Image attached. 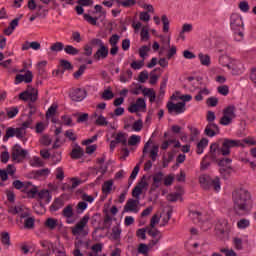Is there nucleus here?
<instances>
[{"instance_id": "nucleus-10", "label": "nucleus", "mask_w": 256, "mask_h": 256, "mask_svg": "<svg viewBox=\"0 0 256 256\" xmlns=\"http://www.w3.org/2000/svg\"><path fill=\"white\" fill-rule=\"evenodd\" d=\"M33 83V72L31 70H27L26 73L17 74L15 77V85H19L20 83Z\"/></svg>"}, {"instance_id": "nucleus-61", "label": "nucleus", "mask_w": 256, "mask_h": 256, "mask_svg": "<svg viewBox=\"0 0 256 256\" xmlns=\"http://www.w3.org/2000/svg\"><path fill=\"white\" fill-rule=\"evenodd\" d=\"M87 202H85V201H82V202H79L78 204H77V207H76V209H77V213L78 214H81V213H83V211H85V209H87Z\"/></svg>"}, {"instance_id": "nucleus-23", "label": "nucleus", "mask_w": 256, "mask_h": 256, "mask_svg": "<svg viewBox=\"0 0 256 256\" xmlns=\"http://www.w3.org/2000/svg\"><path fill=\"white\" fill-rule=\"evenodd\" d=\"M0 239L2 245H4L6 249H9V247H11V236L9 235V232H2Z\"/></svg>"}, {"instance_id": "nucleus-32", "label": "nucleus", "mask_w": 256, "mask_h": 256, "mask_svg": "<svg viewBox=\"0 0 256 256\" xmlns=\"http://www.w3.org/2000/svg\"><path fill=\"white\" fill-rule=\"evenodd\" d=\"M36 9V17H42V19H45L47 17V13H49V10L43 9V5L38 4V6H36Z\"/></svg>"}, {"instance_id": "nucleus-59", "label": "nucleus", "mask_w": 256, "mask_h": 256, "mask_svg": "<svg viewBox=\"0 0 256 256\" xmlns=\"http://www.w3.org/2000/svg\"><path fill=\"white\" fill-rule=\"evenodd\" d=\"M240 11H242L243 13H247L249 12V2L247 1H241L238 5Z\"/></svg>"}, {"instance_id": "nucleus-30", "label": "nucleus", "mask_w": 256, "mask_h": 256, "mask_svg": "<svg viewBox=\"0 0 256 256\" xmlns=\"http://www.w3.org/2000/svg\"><path fill=\"white\" fill-rule=\"evenodd\" d=\"M115 140L118 142V144L121 143V145L127 147V134L119 132L116 134Z\"/></svg>"}, {"instance_id": "nucleus-34", "label": "nucleus", "mask_w": 256, "mask_h": 256, "mask_svg": "<svg viewBox=\"0 0 256 256\" xmlns=\"http://www.w3.org/2000/svg\"><path fill=\"white\" fill-rule=\"evenodd\" d=\"M95 125H98L99 127H107V125H109V121H107L105 116L99 115L95 121Z\"/></svg>"}, {"instance_id": "nucleus-2", "label": "nucleus", "mask_w": 256, "mask_h": 256, "mask_svg": "<svg viewBox=\"0 0 256 256\" xmlns=\"http://www.w3.org/2000/svg\"><path fill=\"white\" fill-rule=\"evenodd\" d=\"M230 27L235 33V39L237 41L243 40L244 34L241 29H244L245 24H243V18L239 13H233L230 16Z\"/></svg>"}, {"instance_id": "nucleus-1", "label": "nucleus", "mask_w": 256, "mask_h": 256, "mask_svg": "<svg viewBox=\"0 0 256 256\" xmlns=\"http://www.w3.org/2000/svg\"><path fill=\"white\" fill-rule=\"evenodd\" d=\"M233 209L236 215H245L251 207V193L247 189L239 188L232 193Z\"/></svg>"}, {"instance_id": "nucleus-39", "label": "nucleus", "mask_w": 256, "mask_h": 256, "mask_svg": "<svg viewBox=\"0 0 256 256\" xmlns=\"http://www.w3.org/2000/svg\"><path fill=\"white\" fill-rule=\"evenodd\" d=\"M115 97V94H113V91H111V88L104 90L102 93V99L105 101H110V99H113Z\"/></svg>"}, {"instance_id": "nucleus-7", "label": "nucleus", "mask_w": 256, "mask_h": 256, "mask_svg": "<svg viewBox=\"0 0 256 256\" xmlns=\"http://www.w3.org/2000/svg\"><path fill=\"white\" fill-rule=\"evenodd\" d=\"M123 213H139V199H128L124 206Z\"/></svg>"}, {"instance_id": "nucleus-3", "label": "nucleus", "mask_w": 256, "mask_h": 256, "mask_svg": "<svg viewBox=\"0 0 256 256\" xmlns=\"http://www.w3.org/2000/svg\"><path fill=\"white\" fill-rule=\"evenodd\" d=\"M199 183L205 191H209V189L221 191V179L218 176L213 179L209 175H201L199 177Z\"/></svg>"}, {"instance_id": "nucleus-52", "label": "nucleus", "mask_w": 256, "mask_h": 256, "mask_svg": "<svg viewBox=\"0 0 256 256\" xmlns=\"http://www.w3.org/2000/svg\"><path fill=\"white\" fill-rule=\"evenodd\" d=\"M217 91H218V93H220V95L227 97V95H229V86H227V85L219 86L217 88Z\"/></svg>"}, {"instance_id": "nucleus-48", "label": "nucleus", "mask_w": 256, "mask_h": 256, "mask_svg": "<svg viewBox=\"0 0 256 256\" xmlns=\"http://www.w3.org/2000/svg\"><path fill=\"white\" fill-rule=\"evenodd\" d=\"M148 228H140L136 231V236L139 237L140 239H143V241H145V239H147V233Z\"/></svg>"}, {"instance_id": "nucleus-45", "label": "nucleus", "mask_w": 256, "mask_h": 256, "mask_svg": "<svg viewBox=\"0 0 256 256\" xmlns=\"http://www.w3.org/2000/svg\"><path fill=\"white\" fill-rule=\"evenodd\" d=\"M6 112H7V117L9 119H13L19 113V108L12 107L10 110L6 108Z\"/></svg>"}, {"instance_id": "nucleus-14", "label": "nucleus", "mask_w": 256, "mask_h": 256, "mask_svg": "<svg viewBox=\"0 0 256 256\" xmlns=\"http://www.w3.org/2000/svg\"><path fill=\"white\" fill-rule=\"evenodd\" d=\"M107 57H109V48L105 45L100 47L93 55L95 61H101V59H107Z\"/></svg>"}, {"instance_id": "nucleus-20", "label": "nucleus", "mask_w": 256, "mask_h": 256, "mask_svg": "<svg viewBox=\"0 0 256 256\" xmlns=\"http://www.w3.org/2000/svg\"><path fill=\"white\" fill-rule=\"evenodd\" d=\"M235 111H237V108L235 105H229L223 110V115L226 117H231L232 119H235L237 117V114H235Z\"/></svg>"}, {"instance_id": "nucleus-40", "label": "nucleus", "mask_w": 256, "mask_h": 256, "mask_svg": "<svg viewBox=\"0 0 256 256\" xmlns=\"http://www.w3.org/2000/svg\"><path fill=\"white\" fill-rule=\"evenodd\" d=\"M249 225H251V222L245 218H242L237 222L238 229H247Z\"/></svg>"}, {"instance_id": "nucleus-49", "label": "nucleus", "mask_w": 256, "mask_h": 256, "mask_svg": "<svg viewBox=\"0 0 256 256\" xmlns=\"http://www.w3.org/2000/svg\"><path fill=\"white\" fill-rule=\"evenodd\" d=\"M149 249V245L141 243L138 246V253H141L142 255H147L149 253Z\"/></svg>"}, {"instance_id": "nucleus-18", "label": "nucleus", "mask_w": 256, "mask_h": 256, "mask_svg": "<svg viewBox=\"0 0 256 256\" xmlns=\"http://www.w3.org/2000/svg\"><path fill=\"white\" fill-rule=\"evenodd\" d=\"M227 220H220L216 224V234L221 237V235H225L227 233Z\"/></svg>"}, {"instance_id": "nucleus-64", "label": "nucleus", "mask_w": 256, "mask_h": 256, "mask_svg": "<svg viewBox=\"0 0 256 256\" xmlns=\"http://www.w3.org/2000/svg\"><path fill=\"white\" fill-rule=\"evenodd\" d=\"M220 253H224L226 256H237V253L233 249L222 248Z\"/></svg>"}, {"instance_id": "nucleus-8", "label": "nucleus", "mask_w": 256, "mask_h": 256, "mask_svg": "<svg viewBox=\"0 0 256 256\" xmlns=\"http://www.w3.org/2000/svg\"><path fill=\"white\" fill-rule=\"evenodd\" d=\"M89 219V215L86 214L85 216H83V218L75 225V227L72 228V234L81 235L86 225L89 223Z\"/></svg>"}, {"instance_id": "nucleus-16", "label": "nucleus", "mask_w": 256, "mask_h": 256, "mask_svg": "<svg viewBox=\"0 0 256 256\" xmlns=\"http://www.w3.org/2000/svg\"><path fill=\"white\" fill-rule=\"evenodd\" d=\"M85 98V90L77 88L73 90L70 94V99L73 101H83Z\"/></svg>"}, {"instance_id": "nucleus-62", "label": "nucleus", "mask_w": 256, "mask_h": 256, "mask_svg": "<svg viewBox=\"0 0 256 256\" xmlns=\"http://www.w3.org/2000/svg\"><path fill=\"white\" fill-rule=\"evenodd\" d=\"M5 193L9 203H15V192L13 190H6Z\"/></svg>"}, {"instance_id": "nucleus-6", "label": "nucleus", "mask_w": 256, "mask_h": 256, "mask_svg": "<svg viewBox=\"0 0 256 256\" xmlns=\"http://www.w3.org/2000/svg\"><path fill=\"white\" fill-rule=\"evenodd\" d=\"M168 109V113L170 115H173L175 113L176 115H181V113H185L186 108H185V102H178V103H173L169 101L166 105Z\"/></svg>"}, {"instance_id": "nucleus-19", "label": "nucleus", "mask_w": 256, "mask_h": 256, "mask_svg": "<svg viewBox=\"0 0 256 256\" xmlns=\"http://www.w3.org/2000/svg\"><path fill=\"white\" fill-rule=\"evenodd\" d=\"M64 205H65V201L63 200V198H55L54 202L50 206V211L51 212L59 211V209H61V207H63Z\"/></svg>"}, {"instance_id": "nucleus-60", "label": "nucleus", "mask_w": 256, "mask_h": 256, "mask_svg": "<svg viewBox=\"0 0 256 256\" xmlns=\"http://www.w3.org/2000/svg\"><path fill=\"white\" fill-rule=\"evenodd\" d=\"M65 137H67L69 141H77V135L73 132V129L67 130L65 132Z\"/></svg>"}, {"instance_id": "nucleus-38", "label": "nucleus", "mask_w": 256, "mask_h": 256, "mask_svg": "<svg viewBox=\"0 0 256 256\" xmlns=\"http://www.w3.org/2000/svg\"><path fill=\"white\" fill-rule=\"evenodd\" d=\"M112 238L114 241H119V239H121V228H119V226H114L112 228Z\"/></svg>"}, {"instance_id": "nucleus-37", "label": "nucleus", "mask_w": 256, "mask_h": 256, "mask_svg": "<svg viewBox=\"0 0 256 256\" xmlns=\"http://www.w3.org/2000/svg\"><path fill=\"white\" fill-rule=\"evenodd\" d=\"M64 51L67 53V55H79V49L73 47L72 45H66L64 47Z\"/></svg>"}, {"instance_id": "nucleus-12", "label": "nucleus", "mask_w": 256, "mask_h": 256, "mask_svg": "<svg viewBox=\"0 0 256 256\" xmlns=\"http://www.w3.org/2000/svg\"><path fill=\"white\" fill-rule=\"evenodd\" d=\"M205 135L207 137H215V135H219L221 133V130H219V125H217L215 122H209L204 130Z\"/></svg>"}, {"instance_id": "nucleus-43", "label": "nucleus", "mask_w": 256, "mask_h": 256, "mask_svg": "<svg viewBox=\"0 0 256 256\" xmlns=\"http://www.w3.org/2000/svg\"><path fill=\"white\" fill-rule=\"evenodd\" d=\"M147 233L150 235V237H153V239L156 237H161V231H159L157 228H148Z\"/></svg>"}, {"instance_id": "nucleus-56", "label": "nucleus", "mask_w": 256, "mask_h": 256, "mask_svg": "<svg viewBox=\"0 0 256 256\" xmlns=\"http://www.w3.org/2000/svg\"><path fill=\"white\" fill-rule=\"evenodd\" d=\"M208 107H217L219 104V99L217 97H210L206 101Z\"/></svg>"}, {"instance_id": "nucleus-57", "label": "nucleus", "mask_w": 256, "mask_h": 256, "mask_svg": "<svg viewBox=\"0 0 256 256\" xmlns=\"http://www.w3.org/2000/svg\"><path fill=\"white\" fill-rule=\"evenodd\" d=\"M57 105L53 104L46 112V118L53 117L57 113Z\"/></svg>"}, {"instance_id": "nucleus-31", "label": "nucleus", "mask_w": 256, "mask_h": 256, "mask_svg": "<svg viewBox=\"0 0 256 256\" xmlns=\"http://www.w3.org/2000/svg\"><path fill=\"white\" fill-rule=\"evenodd\" d=\"M25 135H27V130H24L23 128L19 127V128H15V137H17V139H21V141H27V139L25 138Z\"/></svg>"}, {"instance_id": "nucleus-42", "label": "nucleus", "mask_w": 256, "mask_h": 256, "mask_svg": "<svg viewBox=\"0 0 256 256\" xmlns=\"http://www.w3.org/2000/svg\"><path fill=\"white\" fill-rule=\"evenodd\" d=\"M161 20L163 23V32L169 33V18H167V15H162Z\"/></svg>"}, {"instance_id": "nucleus-15", "label": "nucleus", "mask_w": 256, "mask_h": 256, "mask_svg": "<svg viewBox=\"0 0 256 256\" xmlns=\"http://www.w3.org/2000/svg\"><path fill=\"white\" fill-rule=\"evenodd\" d=\"M20 219H25L24 220L25 229H33V227H35V218L29 217V212L21 213Z\"/></svg>"}, {"instance_id": "nucleus-11", "label": "nucleus", "mask_w": 256, "mask_h": 256, "mask_svg": "<svg viewBox=\"0 0 256 256\" xmlns=\"http://www.w3.org/2000/svg\"><path fill=\"white\" fill-rule=\"evenodd\" d=\"M19 157L21 159H25V157H27V150L21 148V145L15 144L12 147V159H13V161H17V159H19Z\"/></svg>"}, {"instance_id": "nucleus-41", "label": "nucleus", "mask_w": 256, "mask_h": 256, "mask_svg": "<svg viewBox=\"0 0 256 256\" xmlns=\"http://www.w3.org/2000/svg\"><path fill=\"white\" fill-rule=\"evenodd\" d=\"M11 137H15V128L9 127L6 129V134L3 137V141H9Z\"/></svg>"}, {"instance_id": "nucleus-25", "label": "nucleus", "mask_w": 256, "mask_h": 256, "mask_svg": "<svg viewBox=\"0 0 256 256\" xmlns=\"http://www.w3.org/2000/svg\"><path fill=\"white\" fill-rule=\"evenodd\" d=\"M75 215V212H73V205L68 204L63 210H62V217H65V219H71Z\"/></svg>"}, {"instance_id": "nucleus-17", "label": "nucleus", "mask_w": 256, "mask_h": 256, "mask_svg": "<svg viewBox=\"0 0 256 256\" xmlns=\"http://www.w3.org/2000/svg\"><path fill=\"white\" fill-rule=\"evenodd\" d=\"M83 155H85V151L83 148H81V146H79V144H76V147L73 148L70 153L71 159H81Z\"/></svg>"}, {"instance_id": "nucleus-22", "label": "nucleus", "mask_w": 256, "mask_h": 256, "mask_svg": "<svg viewBox=\"0 0 256 256\" xmlns=\"http://www.w3.org/2000/svg\"><path fill=\"white\" fill-rule=\"evenodd\" d=\"M231 163H233V160L231 158H221L217 161V165L219 169H227L231 166Z\"/></svg>"}, {"instance_id": "nucleus-26", "label": "nucleus", "mask_w": 256, "mask_h": 256, "mask_svg": "<svg viewBox=\"0 0 256 256\" xmlns=\"http://www.w3.org/2000/svg\"><path fill=\"white\" fill-rule=\"evenodd\" d=\"M209 145V140L207 138H202L200 140V143L197 144L196 152L198 155L203 154V151L205 150V147Z\"/></svg>"}, {"instance_id": "nucleus-58", "label": "nucleus", "mask_w": 256, "mask_h": 256, "mask_svg": "<svg viewBox=\"0 0 256 256\" xmlns=\"http://www.w3.org/2000/svg\"><path fill=\"white\" fill-rule=\"evenodd\" d=\"M132 129L133 131H141V129H143V120L139 119L137 121H135L132 125Z\"/></svg>"}, {"instance_id": "nucleus-5", "label": "nucleus", "mask_w": 256, "mask_h": 256, "mask_svg": "<svg viewBox=\"0 0 256 256\" xmlns=\"http://www.w3.org/2000/svg\"><path fill=\"white\" fill-rule=\"evenodd\" d=\"M19 99L21 101H31V103H35L37 99H39V90L28 85L26 90L19 94Z\"/></svg>"}, {"instance_id": "nucleus-46", "label": "nucleus", "mask_w": 256, "mask_h": 256, "mask_svg": "<svg viewBox=\"0 0 256 256\" xmlns=\"http://www.w3.org/2000/svg\"><path fill=\"white\" fill-rule=\"evenodd\" d=\"M39 190H37V186H33L32 189L26 192V195L28 199H35V197L38 195Z\"/></svg>"}, {"instance_id": "nucleus-13", "label": "nucleus", "mask_w": 256, "mask_h": 256, "mask_svg": "<svg viewBox=\"0 0 256 256\" xmlns=\"http://www.w3.org/2000/svg\"><path fill=\"white\" fill-rule=\"evenodd\" d=\"M165 178V174L163 172H157L152 176L153 183L150 188V191H157L159 187H161V182Z\"/></svg>"}, {"instance_id": "nucleus-4", "label": "nucleus", "mask_w": 256, "mask_h": 256, "mask_svg": "<svg viewBox=\"0 0 256 256\" xmlns=\"http://www.w3.org/2000/svg\"><path fill=\"white\" fill-rule=\"evenodd\" d=\"M233 147H245V144L241 143L240 140L224 139L221 147L222 156L227 157L231 155V149H233Z\"/></svg>"}, {"instance_id": "nucleus-53", "label": "nucleus", "mask_w": 256, "mask_h": 256, "mask_svg": "<svg viewBox=\"0 0 256 256\" xmlns=\"http://www.w3.org/2000/svg\"><path fill=\"white\" fill-rule=\"evenodd\" d=\"M233 244L237 251H241V249H243V239L236 237L233 239Z\"/></svg>"}, {"instance_id": "nucleus-47", "label": "nucleus", "mask_w": 256, "mask_h": 256, "mask_svg": "<svg viewBox=\"0 0 256 256\" xmlns=\"http://www.w3.org/2000/svg\"><path fill=\"white\" fill-rule=\"evenodd\" d=\"M84 19L87 23H90V25H97V21H99L98 17H92L89 14H84Z\"/></svg>"}, {"instance_id": "nucleus-24", "label": "nucleus", "mask_w": 256, "mask_h": 256, "mask_svg": "<svg viewBox=\"0 0 256 256\" xmlns=\"http://www.w3.org/2000/svg\"><path fill=\"white\" fill-rule=\"evenodd\" d=\"M219 173L222 179L227 181V179H229L233 173V166L228 168H219Z\"/></svg>"}, {"instance_id": "nucleus-33", "label": "nucleus", "mask_w": 256, "mask_h": 256, "mask_svg": "<svg viewBox=\"0 0 256 256\" xmlns=\"http://www.w3.org/2000/svg\"><path fill=\"white\" fill-rule=\"evenodd\" d=\"M63 49H65V45L62 42H56L50 47L52 53H59L60 51H63Z\"/></svg>"}, {"instance_id": "nucleus-36", "label": "nucleus", "mask_w": 256, "mask_h": 256, "mask_svg": "<svg viewBox=\"0 0 256 256\" xmlns=\"http://www.w3.org/2000/svg\"><path fill=\"white\" fill-rule=\"evenodd\" d=\"M138 143H141V136L132 135L130 136L127 145L134 147V145H137Z\"/></svg>"}, {"instance_id": "nucleus-21", "label": "nucleus", "mask_w": 256, "mask_h": 256, "mask_svg": "<svg viewBox=\"0 0 256 256\" xmlns=\"http://www.w3.org/2000/svg\"><path fill=\"white\" fill-rule=\"evenodd\" d=\"M51 173L49 168L32 171L33 179H39V177H47Z\"/></svg>"}, {"instance_id": "nucleus-27", "label": "nucleus", "mask_w": 256, "mask_h": 256, "mask_svg": "<svg viewBox=\"0 0 256 256\" xmlns=\"http://www.w3.org/2000/svg\"><path fill=\"white\" fill-rule=\"evenodd\" d=\"M113 190V180H107L102 185V193L109 195Z\"/></svg>"}, {"instance_id": "nucleus-63", "label": "nucleus", "mask_w": 256, "mask_h": 256, "mask_svg": "<svg viewBox=\"0 0 256 256\" xmlns=\"http://www.w3.org/2000/svg\"><path fill=\"white\" fill-rule=\"evenodd\" d=\"M119 39H121V37L118 34H113L109 39L110 45L117 46V43H119Z\"/></svg>"}, {"instance_id": "nucleus-54", "label": "nucleus", "mask_w": 256, "mask_h": 256, "mask_svg": "<svg viewBox=\"0 0 256 256\" xmlns=\"http://www.w3.org/2000/svg\"><path fill=\"white\" fill-rule=\"evenodd\" d=\"M8 213H11L12 215H19V213H24V212H23V206L11 207V208L8 210Z\"/></svg>"}, {"instance_id": "nucleus-51", "label": "nucleus", "mask_w": 256, "mask_h": 256, "mask_svg": "<svg viewBox=\"0 0 256 256\" xmlns=\"http://www.w3.org/2000/svg\"><path fill=\"white\" fill-rule=\"evenodd\" d=\"M173 181H175V176L173 174H169L164 178L165 187H171L173 185Z\"/></svg>"}, {"instance_id": "nucleus-50", "label": "nucleus", "mask_w": 256, "mask_h": 256, "mask_svg": "<svg viewBox=\"0 0 256 256\" xmlns=\"http://www.w3.org/2000/svg\"><path fill=\"white\" fill-rule=\"evenodd\" d=\"M180 197V193H171L167 195V201H170V203H175L176 201H179Z\"/></svg>"}, {"instance_id": "nucleus-35", "label": "nucleus", "mask_w": 256, "mask_h": 256, "mask_svg": "<svg viewBox=\"0 0 256 256\" xmlns=\"http://www.w3.org/2000/svg\"><path fill=\"white\" fill-rule=\"evenodd\" d=\"M142 93L144 95H147L148 97H150V103H154L155 99H156V94H155V91H153V89H147V88H144L142 90Z\"/></svg>"}, {"instance_id": "nucleus-28", "label": "nucleus", "mask_w": 256, "mask_h": 256, "mask_svg": "<svg viewBox=\"0 0 256 256\" xmlns=\"http://www.w3.org/2000/svg\"><path fill=\"white\" fill-rule=\"evenodd\" d=\"M57 225H59V221L55 218H48L45 221V227L50 229V231H54V229L57 228Z\"/></svg>"}, {"instance_id": "nucleus-44", "label": "nucleus", "mask_w": 256, "mask_h": 256, "mask_svg": "<svg viewBox=\"0 0 256 256\" xmlns=\"http://www.w3.org/2000/svg\"><path fill=\"white\" fill-rule=\"evenodd\" d=\"M233 123V118L229 117V116H225V114H223V116L220 119V125H231Z\"/></svg>"}, {"instance_id": "nucleus-9", "label": "nucleus", "mask_w": 256, "mask_h": 256, "mask_svg": "<svg viewBox=\"0 0 256 256\" xmlns=\"http://www.w3.org/2000/svg\"><path fill=\"white\" fill-rule=\"evenodd\" d=\"M219 155H223V152L221 151V147H219V144L217 143H212L210 146L208 159H211V161H214L217 163L219 161Z\"/></svg>"}, {"instance_id": "nucleus-29", "label": "nucleus", "mask_w": 256, "mask_h": 256, "mask_svg": "<svg viewBox=\"0 0 256 256\" xmlns=\"http://www.w3.org/2000/svg\"><path fill=\"white\" fill-rule=\"evenodd\" d=\"M198 58L200 59L201 65H204L205 67H209V65H211V57L209 55L199 53Z\"/></svg>"}, {"instance_id": "nucleus-55", "label": "nucleus", "mask_w": 256, "mask_h": 256, "mask_svg": "<svg viewBox=\"0 0 256 256\" xmlns=\"http://www.w3.org/2000/svg\"><path fill=\"white\" fill-rule=\"evenodd\" d=\"M87 69V65L83 64L79 67L78 71H76L74 75V79H79L83 73H85V70Z\"/></svg>"}]
</instances>
